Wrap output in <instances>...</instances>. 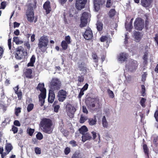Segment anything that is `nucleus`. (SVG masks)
Segmentation results:
<instances>
[{"instance_id": "obj_56", "label": "nucleus", "mask_w": 158, "mask_h": 158, "mask_svg": "<svg viewBox=\"0 0 158 158\" xmlns=\"http://www.w3.org/2000/svg\"><path fill=\"white\" fill-rule=\"evenodd\" d=\"M82 111L83 113L87 114H88V111L86 107L85 106H82Z\"/></svg>"}, {"instance_id": "obj_45", "label": "nucleus", "mask_w": 158, "mask_h": 158, "mask_svg": "<svg viewBox=\"0 0 158 158\" xmlns=\"http://www.w3.org/2000/svg\"><path fill=\"white\" fill-rule=\"evenodd\" d=\"M68 44H70L71 43V38L69 35L66 36L65 38V40Z\"/></svg>"}, {"instance_id": "obj_54", "label": "nucleus", "mask_w": 158, "mask_h": 158, "mask_svg": "<svg viewBox=\"0 0 158 158\" xmlns=\"http://www.w3.org/2000/svg\"><path fill=\"white\" fill-rule=\"evenodd\" d=\"M108 93L109 94V96L110 98H113L114 97V93H113V91H112L110 90V89H109L108 91Z\"/></svg>"}, {"instance_id": "obj_23", "label": "nucleus", "mask_w": 158, "mask_h": 158, "mask_svg": "<svg viewBox=\"0 0 158 158\" xmlns=\"http://www.w3.org/2000/svg\"><path fill=\"white\" fill-rule=\"evenodd\" d=\"M13 148V147L10 143H6V144L5 149L6 152H7V153H9Z\"/></svg>"}, {"instance_id": "obj_15", "label": "nucleus", "mask_w": 158, "mask_h": 158, "mask_svg": "<svg viewBox=\"0 0 158 158\" xmlns=\"http://www.w3.org/2000/svg\"><path fill=\"white\" fill-rule=\"evenodd\" d=\"M153 0H141L140 4L143 7L149 8L152 7Z\"/></svg>"}, {"instance_id": "obj_1", "label": "nucleus", "mask_w": 158, "mask_h": 158, "mask_svg": "<svg viewBox=\"0 0 158 158\" xmlns=\"http://www.w3.org/2000/svg\"><path fill=\"white\" fill-rule=\"evenodd\" d=\"M53 123L52 120L48 118H43L40 122V127L42 131L45 133L50 134L52 133Z\"/></svg>"}, {"instance_id": "obj_19", "label": "nucleus", "mask_w": 158, "mask_h": 158, "mask_svg": "<svg viewBox=\"0 0 158 158\" xmlns=\"http://www.w3.org/2000/svg\"><path fill=\"white\" fill-rule=\"evenodd\" d=\"M134 38L135 39V41L138 42H139L143 36V35L141 34V32L139 31H135L134 33Z\"/></svg>"}, {"instance_id": "obj_8", "label": "nucleus", "mask_w": 158, "mask_h": 158, "mask_svg": "<svg viewBox=\"0 0 158 158\" xmlns=\"http://www.w3.org/2000/svg\"><path fill=\"white\" fill-rule=\"evenodd\" d=\"M66 108L69 117L71 118H73L74 113L76 110L74 106L70 104H68L66 106Z\"/></svg>"}, {"instance_id": "obj_16", "label": "nucleus", "mask_w": 158, "mask_h": 158, "mask_svg": "<svg viewBox=\"0 0 158 158\" xmlns=\"http://www.w3.org/2000/svg\"><path fill=\"white\" fill-rule=\"evenodd\" d=\"M50 2L48 0H47L44 3L43 5V8L46 10V14H49L51 11V8L50 5Z\"/></svg>"}, {"instance_id": "obj_63", "label": "nucleus", "mask_w": 158, "mask_h": 158, "mask_svg": "<svg viewBox=\"0 0 158 158\" xmlns=\"http://www.w3.org/2000/svg\"><path fill=\"white\" fill-rule=\"evenodd\" d=\"M6 2H2L1 3V6L2 9H4L6 6Z\"/></svg>"}, {"instance_id": "obj_5", "label": "nucleus", "mask_w": 158, "mask_h": 158, "mask_svg": "<svg viewBox=\"0 0 158 158\" xmlns=\"http://www.w3.org/2000/svg\"><path fill=\"white\" fill-rule=\"evenodd\" d=\"M85 103L88 107L94 108L95 107V104H99V99L98 96L94 98L89 97L86 100Z\"/></svg>"}, {"instance_id": "obj_2", "label": "nucleus", "mask_w": 158, "mask_h": 158, "mask_svg": "<svg viewBox=\"0 0 158 158\" xmlns=\"http://www.w3.org/2000/svg\"><path fill=\"white\" fill-rule=\"evenodd\" d=\"M38 47L42 52H45L47 48L49 42L48 37L45 35L41 36L39 40Z\"/></svg>"}, {"instance_id": "obj_42", "label": "nucleus", "mask_w": 158, "mask_h": 158, "mask_svg": "<svg viewBox=\"0 0 158 158\" xmlns=\"http://www.w3.org/2000/svg\"><path fill=\"white\" fill-rule=\"evenodd\" d=\"M34 107V105L33 103H30L28 105L27 107V110L28 112H30L33 109Z\"/></svg>"}, {"instance_id": "obj_26", "label": "nucleus", "mask_w": 158, "mask_h": 158, "mask_svg": "<svg viewBox=\"0 0 158 158\" xmlns=\"http://www.w3.org/2000/svg\"><path fill=\"white\" fill-rule=\"evenodd\" d=\"M97 122L96 116H94V118H89V119L88 122L90 125L93 126L95 125Z\"/></svg>"}, {"instance_id": "obj_28", "label": "nucleus", "mask_w": 158, "mask_h": 158, "mask_svg": "<svg viewBox=\"0 0 158 158\" xmlns=\"http://www.w3.org/2000/svg\"><path fill=\"white\" fill-rule=\"evenodd\" d=\"M143 152L145 155H147V157L149 158V149L147 144H143Z\"/></svg>"}, {"instance_id": "obj_59", "label": "nucleus", "mask_w": 158, "mask_h": 158, "mask_svg": "<svg viewBox=\"0 0 158 158\" xmlns=\"http://www.w3.org/2000/svg\"><path fill=\"white\" fill-rule=\"evenodd\" d=\"M154 115L156 120L158 122V110L156 111Z\"/></svg>"}, {"instance_id": "obj_21", "label": "nucleus", "mask_w": 158, "mask_h": 158, "mask_svg": "<svg viewBox=\"0 0 158 158\" xmlns=\"http://www.w3.org/2000/svg\"><path fill=\"white\" fill-rule=\"evenodd\" d=\"M92 137L89 133H86L83 134L82 136V141L83 142H85L87 140H89L91 139Z\"/></svg>"}, {"instance_id": "obj_10", "label": "nucleus", "mask_w": 158, "mask_h": 158, "mask_svg": "<svg viewBox=\"0 0 158 158\" xmlns=\"http://www.w3.org/2000/svg\"><path fill=\"white\" fill-rule=\"evenodd\" d=\"M134 27L138 30L141 31L144 27V22L140 18H138L136 19L134 22Z\"/></svg>"}, {"instance_id": "obj_35", "label": "nucleus", "mask_w": 158, "mask_h": 158, "mask_svg": "<svg viewBox=\"0 0 158 158\" xmlns=\"http://www.w3.org/2000/svg\"><path fill=\"white\" fill-rule=\"evenodd\" d=\"M84 80V77L83 75H81L78 76L77 81L78 83V85H80L82 83Z\"/></svg>"}, {"instance_id": "obj_52", "label": "nucleus", "mask_w": 158, "mask_h": 158, "mask_svg": "<svg viewBox=\"0 0 158 158\" xmlns=\"http://www.w3.org/2000/svg\"><path fill=\"white\" fill-rule=\"evenodd\" d=\"M53 107L54 112L56 113L58 112L60 108V106L59 105H55Z\"/></svg>"}, {"instance_id": "obj_61", "label": "nucleus", "mask_w": 158, "mask_h": 158, "mask_svg": "<svg viewBox=\"0 0 158 158\" xmlns=\"http://www.w3.org/2000/svg\"><path fill=\"white\" fill-rule=\"evenodd\" d=\"M89 85L88 84L86 83L85 84V85L83 86V87L81 89L84 91H85L86 90L88 87Z\"/></svg>"}, {"instance_id": "obj_40", "label": "nucleus", "mask_w": 158, "mask_h": 158, "mask_svg": "<svg viewBox=\"0 0 158 158\" xmlns=\"http://www.w3.org/2000/svg\"><path fill=\"white\" fill-rule=\"evenodd\" d=\"M34 129L29 128L27 129V133L30 136H32L33 135V133H34Z\"/></svg>"}, {"instance_id": "obj_51", "label": "nucleus", "mask_w": 158, "mask_h": 158, "mask_svg": "<svg viewBox=\"0 0 158 158\" xmlns=\"http://www.w3.org/2000/svg\"><path fill=\"white\" fill-rule=\"evenodd\" d=\"M112 5V3H111V0H107L106 4V7L107 8H110Z\"/></svg>"}, {"instance_id": "obj_20", "label": "nucleus", "mask_w": 158, "mask_h": 158, "mask_svg": "<svg viewBox=\"0 0 158 158\" xmlns=\"http://www.w3.org/2000/svg\"><path fill=\"white\" fill-rule=\"evenodd\" d=\"M128 57V54L124 52L121 53L118 56V59L119 61H124Z\"/></svg>"}, {"instance_id": "obj_38", "label": "nucleus", "mask_w": 158, "mask_h": 158, "mask_svg": "<svg viewBox=\"0 0 158 158\" xmlns=\"http://www.w3.org/2000/svg\"><path fill=\"white\" fill-rule=\"evenodd\" d=\"M71 158H81L79 152H75L72 156Z\"/></svg>"}, {"instance_id": "obj_30", "label": "nucleus", "mask_w": 158, "mask_h": 158, "mask_svg": "<svg viewBox=\"0 0 158 158\" xmlns=\"http://www.w3.org/2000/svg\"><path fill=\"white\" fill-rule=\"evenodd\" d=\"M46 89H44L43 91H41L40 94L39 96V99H45L46 97Z\"/></svg>"}, {"instance_id": "obj_3", "label": "nucleus", "mask_w": 158, "mask_h": 158, "mask_svg": "<svg viewBox=\"0 0 158 158\" xmlns=\"http://www.w3.org/2000/svg\"><path fill=\"white\" fill-rule=\"evenodd\" d=\"M14 54L15 58L18 60H20L25 57L27 53L24 48L21 46L18 47L15 49Z\"/></svg>"}, {"instance_id": "obj_24", "label": "nucleus", "mask_w": 158, "mask_h": 158, "mask_svg": "<svg viewBox=\"0 0 158 158\" xmlns=\"http://www.w3.org/2000/svg\"><path fill=\"white\" fill-rule=\"evenodd\" d=\"M35 57L34 55H33L30 60V62L28 63L27 66L28 67H33L34 65V64L35 62Z\"/></svg>"}, {"instance_id": "obj_50", "label": "nucleus", "mask_w": 158, "mask_h": 158, "mask_svg": "<svg viewBox=\"0 0 158 158\" xmlns=\"http://www.w3.org/2000/svg\"><path fill=\"white\" fill-rule=\"evenodd\" d=\"M108 39V37L106 36H102L100 38V41L102 42H104Z\"/></svg>"}, {"instance_id": "obj_55", "label": "nucleus", "mask_w": 158, "mask_h": 158, "mask_svg": "<svg viewBox=\"0 0 158 158\" xmlns=\"http://www.w3.org/2000/svg\"><path fill=\"white\" fill-rule=\"evenodd\" d=\"M14 125L19 127L20 126L21 124L17 120H15L14 122Z\"/></svg>"}, {"instance_id": "obj_29", "label": "nucleus", "mask_w": 158, "mask_h": 158, "mask_svg": "<svg viewBox=\"0 0 158 158\" xmlns=\"http://www.w3.org/2000/svg\"><path fill=\"white\" fill-rule=\"evenodd\" d=\"M92 57L94 60V62L96 63V65L97 67L98 65V58L96 53H93L92 54Z\"/></svg>"}, {"instance_id": "obj_17", "label": "nucleus", "mask_w": 158, "mask_h": 158, "mask_svg": "<svg viewBox=\"0 0 158 158\" xmlns=\"http://www.w3.org/2000/svg\"><path fill=\"white\" fill-rule=\"evenodd\" d=\"M32 70L31 69H26L23 72V75L24 77L28 79H32L33 78L32 76Z\"/></svg>"}, {"instance_id": "obj_41", "label": "nucleus", "mask_w": 158, "mask_h": 158, "mask_svg": "<svg viewBox=\"0 0 158 158\" xmlns=\"http://www.w3.org/2000/svg\"><path fill=\"white\" fill-rule=\"evenodd\" d=\"M36 139L38 140H41L43 138V135L40 132H38L36 135Z\"/></svg>"}, {"instance_id": "obj_14", "label": "nucleus", "mask_w": 158, "mask_h": 158, "mask_svg": "<svg viewBox=\"0 0 158 158\" xmlns=\"http://www.w3.org/2000/svg\"><path fill=\"white\" fill-rule=\"evenodd\" d=\"M79 69L82 72V73L85 74L87 73L88 69L87 68L86 65L84 62L79 63L78 64Z\"/></svg>"}, {"instance_id": "obj_27", "label": "nucleus", "mask_w": 158, "mask_h": 158, "mask_svg": "<svg viewBox=\"0 0 158 158\" xmlns=\"http://www.w3.org/2000/svg\"><path fill=\"white\" fill-rule=\"evenodd\" d=\"M94 3L95 10L97 11H98L100 9V3L98 2V0H94Z\"/></svg>"}, {"instance_id": "obj_60", "label": "nucleus", "mask_w": 158, "mask_h": 158, "mask_svg": "<svg viewBox=\"0 0 158 158\" xmlns=\"http://www.w3.org/2000/svg\"><path fill=\"white\" fill-rule=\"evenodd\" d=\"M84 91L83 90L81 89L80 92L78 95V97L79 98H81V97L83 95H84Z\"/></svg>"}, {"instance_id": "obj_22", "label": "nucleus", "mask_w": 158, "mask_h": 158, "mask_svg": "<svg viewBox=\"0 0 158 158\" xmlns=\"http://www.w3.org/2000/svg\"><path fill=\"white\" fill-rule=\"evenodd\" d=\"M19 88L18 86H17L14 88L15 93L17 95L18 98L19 99H21L22 98V92L21 90L19 91Z\"/></svg>"}, {"instance_id": "obj_64", "label": "nucleus", "mask_w": 158, "mask_h": 158, "mask_svg": "<svg viewBox=\"0 0 158 158\" xmlns=\"http://www.w3.org/2000/svg\"><path fill=\"white\" fill-rule=\"evenodd\" d=\"M155 41L156 42L157 45L158 46V34H156L154 38Z\"/></svg>"}, {"instance_id": "obj_43", "label": "nucleus", "mask_w": 158, "mask_h": 158, "mask_svg": "<svg viewBox=\"0 0 158 158\" xmlns=\"http://www.w3.org/2000/svg\"><path fill=\"white\" fill-rule=\"evenodd\" d=\"M146 101V99L142 98L140 101V104L143 107H145V103Z\"/></svg>"}, {"instance_id": "obj_49", "label": "nucleus", "mask_w": 158, "mask_h": 158, "mask_svg": "<svg viewBox=\"0 0 158 158\" xmlns=\"http://www.w3.org/2000/svg\"><path fill=\"white\" fill-rule=\"evenodd\" d=\"M70 144H71L72 147H74L77 146V142L74 140H72L69 142Z\"/></svg>"}, {"instance_id": "obj_9", "label": "nucleus", "mask_w": 158, "mask_h": 158, "mask_svg": "<svg viewBox=\"0 0 158 158\" xmlns=\"http://www.w3.org/2000/svg\"><path fill=\"white\" fill-rule=\"evenodd\" d=\"M137 62L136 60L132 59L130 60L128 64L126 65V67L131 71H134L137 67Z\"/></svg>"}, {"instance_id": "obj_11", "label": "nucleus", "mask_w": 158, "mask_h": 158, "mask_svg": "<svg viewBox=\"0 0 158 158\" xmlns=\"http://www.w3.org/2000/svg\"><path fill=\"white\" fill-rule=\"evenodd\" d=\"M67 94V93L66 91L63 89L59 90L57 96L59 101L63 102L66 98Z\"/></svg>"}, {"instance_id": "obj_31", "label": "nucleus", "mask_w": 158, "mask_h": 158, "mask_svg": "<svg viewBox=\"0 0 158 158\" xmlns=\"http://www.w3.org/2000/svg\"><path fill=\"white\" fill-rule=\"evenodd\" d=\"M115 13L116 11L115 9H110L109 11L108 15L110 18H112L114 16Z\"/></svg>"}, {"instance_id": "obj_4", "label": "nucleus", "mask_w": 158, "mask_h": 158, "mask_svg": "<svg viewBox=\"0 0 158 158\" xmlns=\"http://www.w3.org/2000/svg\"><path fill=\"white\" fill-rule=\"evenodd\" d=\"M51 89L54 91L60 89L61 86V82L57 78H53L50 83Z\"/></svg>"}, {"instance_id": "obj_7", "label": "nucleus", "mask_w": 158, "mask_h": 158, "mask_svg": "<svg viewBox=\"0 0 158 158\" xmlns=\"http://www.w3.org/2000/svg\"><path fill=\"white\" fill-rule=\"evenodd\" d=\"M89 18V13L85 12L82 14L81 18V24L80 26L82 28L86 26L88 23V19Z\"/></svg>"}, {"instance_id": "obj_25", "label": "nucleus", "mask_w": 158, "mask_h": 158, "mask_svg": "<svg viewBox=\"0 0 158 158\" xmlns=\"http://www.w3.org/2000/svg\"><path fill=\"white\" fill-rule=\"evenodd\" d=\"M79 131L80 134L83 135L88 131V129L85 126H83L79 129Z\"/></svg>"}, {"instance_id": "obj_53", "label": "nucleus", "mask_w": 158, "mask_h": 158, "mask_svg": "<svg viewBox=\"0 0 158 158\" xmlns=\"http://www.w3.org/2000/svg\"><path fill=\"white\" fill-rule=\"evenodd\" d=\"M11 40V38H9L8 40V45L10 50L11 49L12 47Z\"/></svg>"}, {"instance_id": "obj_47", "label": "nucleus", "mask_w": 158, "mask_h": 158, "mask_svg": "<svg viewBox=\"0 0 158 158\" xmlns=\"http://www.w3.org/2000/svg\"><path fill=\"white\" fill-rule=\"evenodd\" d=\"M18 129L17 127H15L14 125H13L12 127L11 130H12L14 134H15L18 132Z\"/></svg>"}, {"instance_id": "obj_62", "label": "nucleus", "mask_w": 158, "mask_h": 158, "mask_svg": "<svg viewBox=\"0 0 158 158\" xmlns=\"http://www.w3.org/2000/svg\"><path fill=\"white\" fill-rule=\"evenodd\" d=\"M147 74L146 73H144L142 75V81H144L146 80Z\"/></svg>"}, {"instance_id": "obj_32", "label": "nucleus", "mask_w": 158, "mask_h": 158, "mask_svg": "<svg viewBox=\"0 0 158 158\" xmlns=\"http://www.w3.org/2000/svg\"><path fill=\"white\" fill-rule=\"evenodd\" d=\"M13 41L15 42L16 44H21L23 43V41L22 40H19L18 37H13Z\"/></svg>"}, {"instance_id": "obj_6", "label": "nucleus", "mask_w": 158, "mask_h": 158, "mask_svg": "<svg viewBox=\"0 0 158 158\" xmlns=\"http://www.w3.org/2000/svg\"><path fill=\"white\" fill-rule=\"evenodd\" d=\"M26 15L28 21L30 22H33L35 18L34 10L33 6L30 5L28 6V9L26 12Z\"/></svg>"}, {"instance_id": "obj_36", "label": "nucleus", "mask_w": 158, "mask_h": 158, "mask_svg": "<svg viewBox=\"0 0 158 158\" xmlns=\"http://www.w3.org/2000/svg\"><path fill=\"white\" fill-rule=\"evenodd\" d=\"M102 124L103 127L106 128H107L108 123L105 116H104L102 118Z\"/></svg>"}, {"instance_id": "obj_37", "label": "nucleus", "mask_w": 158, "mask_h": 158, "mask_svg": "<svg viewBox=\"0 0 158 158\" xmlns=\"http://www.w3.org/2000/svg\"><path fill=\"white\" fill-rule=\"evenodd\" d=\"M44 83H39L37 87V89L38 90H40L41 92V91H43L44 89H46L45 88H44Z\"/></svg>"}, {"instance_id": "obj_46", "label": "nucleus", "mask_w": 158, "mask_h": 158, "mask_svg": "<svg viewBox=\"0 0 158 158\" xmlns=\"http://www.w3.org/2000/svg\"><path fill=\"white\" fill-rule=\"evenodd\" d=\"M21 108L20 107H17L15 108V114L16 116H18L19 115V113L21 112Z\"/></svg>"}, {"instance_id": "obj_18", "label": "nucleus", "mask_w": 158, "mask_h": 158, "mask_svg": "<svg viewBox=\"0 0 158 158\" xmlns=\"http://www.w3.org/2000/svg\"><path fill=\"white\" fill-rule=\"evenodd\" d=\"M55 94L53 91H49L48 98V102L50 103H52L55 98Z\"/></svg>"}, {"instance_id": "obj_48", "label": "nucleus", "mask_w": 158, "mask_h": 158, "mask_svg": "<svg viewBox=\"0 0 158 158\" xmlns=\"http://www.w3.org/2000/svg\"><path fill=\"white\" fill-rule=\"evenodd\" d=\"M70 148L68 147H66L64 151V154L66 155H68L70 152Z\"/></svg>"}, {"instance_id": "obj_39", "label": "nucleus", "mask_w": 158, "mask_h": 158, "mask_svg": "<svg viewBox=\"0 0 158 158\" xmlns=\"http://www.w3.org/2000/svg\"><path fill=\"white\" fill-rule=\"evenodd\" d=\"M141 95L143 97L146 94L145 91H146V89L145 88V86L143 85H141Z\"/></svg>"}, {"instance_id": "obj_33", "label": "nucleus", "mask_w": 158, "mask_h": 158, "mask_svg": "<svg viewBox=\"0 0 158 158\" xmlns=\"http://www.w3.org/2000/svg\"><path fill=\"white\" fill-rule=\"evenodd\" d=\"M68 44L66 42V41H64V40L62 41L61 44L62 49L64 50H66L68 48Z\"/></svg>"}, {"instance_id": "obj_58", "label": "nucleus", "mask_w": 158, "mask_h": 158, "mask_svg": "<svg viewBox=\"0 0 158 158\" xmlns=\"http://www.w3.org/2000/svg\"><path fill=\"white\" fill-rule=\"evenodd\" d=\"M126 27L127 30H130L132 29L133 27L132 25L129 24L126 26Z\"/></svg>"}, {"instance_id": "obj_57", "label": "nucleus", "mask_w": 158, "mask_h": 158, "mask_svg": "<svg viewBox=\"0 0 158 158\" xmlns=\"http://www.w3.org/2000/svg\"><path fill=\"white\" fill-rule=\"evenodd\" d=\"M148 53L147 52H145L143 57V60H145L146 61V60H148Z\"/></svg>"}, {"instance_id": "obj_44", "label": "nucleus", "mask_w": 158, "mask_h": 158, "mask_svg": "<svg viewBox=\"0 0 158 158\" xmlns=\"http://www.w3.org/2000/svg\"><path fill=\"white\" fill-rule=\"evenodd\" d=\"M35 153L37 154H40L41 153V149L38 147H36L35 148Z\"/></svg>"}, {"instance_id": "obj_13", "label": "nucleus", "mask_w": 158, "mask_h": 158, "mask_svg": "<svg viewBox=\"0 0 158 158\" xmlns=\"http://www.w3.org/2000/svg\"><path fill=\"white\" fill-rule=\"evenodd\" d=\"M84 38L86 40H90L93 37L92 31L91 29L89 28L86 29L83 34Z\"/></svg>"}, {"instance_id": "obj_34", "label": "nucleus", "mask_w": 158, "mask_h": 158, "mask_svg": "<svg viewBox=\"0 0 158 158\" xmlns=\"http://www.w3.org/2000/svg\"><path fill=\"white\" fill-rule=\"evenodd\" d=\"M97 30L99 31H101L103 28V24L100 21H98L96 24Z\"/></svg>"}, {"instance_id": "obj_12", "label": "nucleus", "mask_w": 158, "mask_h": 158, "mask_svg": "<svg viewBox=\"0 0 158 158\" xmlns=\"http://www.w3.org/2000/svg\"><path fill=\"white\" fill-rule=\"evenodd\" d=\"M87 0H76V7L77 9L81 10L85 7Z\"/></svg>"}]
</instances>
